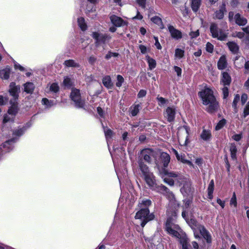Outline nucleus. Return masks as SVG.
Segmentation results:
<instances>
[{
  "label": "nucleus",
  "mask_w": 249,
  "mask_h": 249,
  "mask_svg": "<svg viewBox=\"0 0 249 249\" xmlns=\"http://www.w3.org/2000/svg\"><path fill=\"white\" fill-rule=\"evenodd\" d=\"M164 172L165 175L171 178H164L165 183L170 186H173L175 183H178L179 185L183 184V186L180 188L181 194L184 196L190 197L192 196L191 184L189 179L185 178L182 175L174 171L168 172L164 170Z\"/></svg>",
  "instance_id": "nucleus-1"
},
{
  "label": "nucleus",
  "mask_w": 249,
  "mask_h": 249,
  "mask_svg": "<svg viewBox=\"0 0 249 249\" xmlns=\"http://www.w3.org/2000/svg\"><path fill=\"white\" fill-rule=\"evenodd\" d=\"M202 104L206 106L205 110L209 113H213L217 110L219 104L213 95V91L209 88H205L199 92Z\"/></svg>",
  "instance_id": "nucleus-2"
},
{
  "label": "nucleus",
  "mask_w": 249,
  "mask_h": 249,
  "mask_svg": "<svg viewBox=\"0 0 249 249\" xmlns=\"http://www.w3.org/2000/svg\"><path fill=\"white\" fill-rule=\"evenodd\" d=\"M143 178L147 185L151 189L166 195L171 200L174 198V195L173 193L166 186L162 185L157 186L153 173H151Z\"/></svg>",
  "instance_id": "nucleus-3"
},
{
  "label": "nucleus",
  "mask_w": 249,
  "mask_h": 249,
  "mask_svg": "<svg viewBox=\"0 0 249 249\" xmlns=\"http://www.w3.org/2000/svg\"><path fill=\"white\" fill-rule=\"evenodd\" d=\"M210 30L212 36L220 41H225L228 37V33L222 29H219L218 24L212 22L210 24Z\"/></svg>",
  "instance_id": "nucleus-4"
},
{
  "label": "nucleus",
  "mask_w": 249,
  "mask_h": 249,
  "mask_svg": "<svg viewBox=\"0 0 249 249\" xmlns=\"http://www.w3.org/2000/svg\"><path fill=\"white\" fill-rule=\"evenodd\" d=\"M139 209L140 210L135 215V218L142 220L141 225L142 227H143L149 221L154 218V215L153 213H149L148 208H142Z\"/></svg>",
  "instance_id": "nucleus-5"
},
{
  "label": "nucleus",
  "mask_w": 249,
  "mask_h": 249,
  "mask_svg": "<svg viewBox=\"0 0 249 249\" xmlns=\"http://www.w3.org/2000/svg\"><path fill=\"white\" fill-rule=\"evenodd\" d=\"M165 230L169 234L177 238L179 237V231L180 229L175 223L173 218L170 217L167 218L165 223Z\"/></svg>",
  "instance_id": "nucleus-6"
},
{
  "label": "nucleus",
  "mask_w": 249,
  "mask_h": 249,
  "mask_svg": "<svg viewBox=\"0 0 249 249\" xmlns=\"http://www.w3.org/2000/svg\"><path fill=\"white\" fill-rule=\"evenodd\" d=\"M182 216L183 218L186 220V222L192 228L194 231V236L196 238H199V236L197 234V231L203 226L200 225L197 221L193 218H191L189 219L186 216V210H183L182 213Z\"/></svg>",
  "instance_id": "nucleus-7"
},
{
  "label": "nucleus",
  "mask_w": 249,
  "mask_h": 249,
  "mask_svg": "<svg viewBox=\"0 0 249 249\" xmlns=\"http://www.w3.org/2000/svg\"><path fill=\"white\" fill-rule=\"evenodd\" d=\"M92 37L95 39L96 46L98 47L102 44H106L108 42L111 36L107 34H102L99 32H94L92 34Z\"/></svg>",
  "instance_id": "nucleus-8"
},
{
  "label": "nucleus",
  "mask_w": 249,
  "mask_h": 249,
  "mask_svg": "<svg viewBox=\"0 0 249 249\" xmlns=\"http://www.w3.org/2000/svg\"><path fill=\"white\" fill-rule=\"evenodd\" d=\"M71 100L74 103L77 108H83L84 106V101L81 99L80 90L75 88H72L70 95Z\"/></svg>",
  "instance_id": "nucleus-9"
},
{
  "label": "nucleus",
  "mask_w": 249,
  "mask_h": 249,
  "mask_svg": "<svg viewBox=\"0 0 249 249\" xmlns=\"http://www.w3.org/2000/svg\"><path fill=\"white\" fill-rule=\"evenodd\" d=\"M141 154L142 158L148 163H151L153 160H155L157 156V152L150 148L142 149Z\"/></svg>",
  "instance_id": "nucleus-10"
},
{
  "label": "nucleus",
  "mask_w": 249,
  "mask_h": 249,
  "mask_svg": "<svg viewBox=\"0 0 249 249\" xmlns=\"http://www.w3.org/2000/svg\"><path fill=\"white\" fill-rule=\"evenodd\" d=\"M160 158V160H161V162L162 163L163 166V168L162 169L161 171H160V173L161 176H162V178H163V179L165 178H171V177H169L167 175H165L164 172V170H166L167 171V170L165 168L166 167H167V166L169 164V163L170 162V156L167 153L162 152L161 153ZM168 172H169V171H168Z\"/></svg>",
  "instance_id": "nucleus-11"
},
{
  "label": "nucleus",
  "mask_w": 249,
  "mask_h": 249,
  "mask_svg": "<svg viewBox=\"0 0 249 249\" xmlns=\"http://www.w3.org/2000/svg\"><path fill=\"white\" fill-rule=\"evenodd\" d=\"M32 125V123L31 121L28 122L24 125L22 127L19 126L17 128L15 129L13 131V135L14 137L13 138H15L17 142L18 137H19L23 135L25 132L29 129Z\"/></svg>",
  "instance_id": "nucleus-12"
},
{
  "label": "nucleus",
  "mask_w": 249,
  "mask_h": 249,
  "mask_svg": "<svg viewBox=\"0 0 249 249\" xmlns=\"http://www.w3.org/2000/svg\"><path fill=\"white\" fill-rule=\"evenodd\" d=\"M176 114V107L175 106L168 107L163 112L164 117L170 123L175 120Z\"/></svg>",
  "instance_id": "nucleus-13"
},
{
  "label": "nucleus",
  "mask_w": 249,
  "mask_h": 249,
  "mask_svg": "<svg viewBox=\"0 0 249 249\" xmlns=\"http://www.w3.org/2000/svg\"><path fill=\"white\" fill-rule=\"evenodd\" d=\"M15 138L6 141L2 145H0V155L3 152H7L13 149L14 144L16 142Z\"/></svg>",
  "instance_id": "nucleus-14"
},
{
  "label": "nucleus",
  "mask_w": 249,
  "mask_h": 249,
  "mask_svg": "<svg viewBox=\"0 0 249 249\" xmlns=\"http://www.w3.org/2000/svg\"><path fill=\"white\" fill-rule=\"evenodd\" d=\"M109 18L111 23L115 27H121L127 25L126 21L115 15H111Z\"/></svg>",
  "instance_id": "nucleus-15"
},
{
  "label": "nucleus",
  "mask_w": 249,
  "mask_h": 249,
  "mask_svg": "<svg viewBox=\"0 0 249 249\" xmlns=\"http://www.w3.org/2000/svg\"><path fill=\"white\" fill-rule=\"evenodd\" d=\"M168 29L171 36L173 38L176 40H179L182 37L181 32L176 29L173 26L168 25Z\"/></svg>",
  "instance_id": "nucleus-16"
},
{
  "label": "nucleus",
  "mask_w": 249,
  "mask_h": 249,
  "mask_svg": "<svg viewBox=\"0 0 249 249\" xmlns=\"http://www.w3.org/2000/svg\"><path fill=\"white\" fill-rule=\"evenodd\" d=\"M226 12V4L223 3L220 6L219 9L216 10L213 14V18L222 19L224 18V13Z\"/></svg>",
  "instance_id": "nucleus-17"
},
{
  "label": "nucleus",
  "mask_w": 249,
  "mask_h": 249,
  "mask_svg": "<svg viewBox=\"0 0 249 249\" xmlns=\"http://www.w3.org/2000/svg\"><path fill=\"white\" fill-rule=\"evenodd\" d=\"M19 90V86H16L15 83L14 82L10 83L9 92L10 94L14 98V99H17L18 98V92Z\"/></svg>",
  "instance_id": "nucleus-18"
},
{
  "label": "nucleus",
  "mask_w": 249,
  "mask_h": 249,
  "mask_svg": "<svg viewBox=\"0 0 249 249\" xmlns=\"http://www.w3.org/2000/svg\"><path fill=\"white\" fill-rule=\"evenodd\" d=\"M199 234H200L203 236L208 243L212 242L211 235L203 226L200 227V229L197 231V234L199 236Z\"/></svg>",
  "instance_id": "nucleus-19"
},
{
  "label": "nucleus",
  "mask_w": 249,
  "mask_h": 249,
  "mask_svg": "<svg viewBox=\"0 0 249 249\" xmlns=\"http://www.w3.org/2000/svg\"><path fill=\"white\" fill-rule=\"evenodd\" d=\"M138 163L142 177H144L151 173L149 171L148 167L143 163L142 159H140L139 160Z\"/></svg>",
  "instance_id": "nucleus-20"
},
{
  "label": "nucleus",
  "mask_w": 249,
  "mask_h": 249,
  "mask_svg": "<svg viewBox=\"0 0 249 249\" xmlns=\"http://www.w3.org/2000/svg\"><path fill=\"white\" fill-rule=\"evenodd\" d=\"M234 19L235 23L239 26H244L247 23V19L239 13L235 15Z\"/></svg>",
  "instance_id": "nucleus-21"
},
{
  "label": "nucleus",
  "mask_w": 249,
  "mask_h": 249,
  "mask_svg": "<svg viewBox=\"0 0 249 249\" xmlns=\"http://www.w3.org/2000/svg\"><path fill=\"white\" fill-rule=\"evenodd\" d=\"M102 82L104 86L107 89H112L113 86L111 77L109 75H106L103 78Z\"/></svg>",
  "instance_id": "nucleus-22"
},
{
  "label": "nucleus",
  "mask_w": 249,
  "mask_h": 249,
  "mask_svg": "<svg viewBox=\"0 0 249 249\" xmlns=\"http://www.w3.org/2000/svg\"><path fill=\"white\" fill-rule=\"evenodd\" d=\"M227 65V62L226 56L225 55L221 56L217 63V67L219 70L225 69Z\"/></svg>",
  "instance_id": "nucleus-23"
},
{
  "label": "nucleus",
  "mask_w": 249,
  "mask_h": 249,
  "mask_svg": "<svg viewBox=\"0 0 249 249\" xmlns=\"http://www.w3.org/2000/svg\"><path fill=\"white\" fill-rule=\"evenodd\" d=\"M221 81L224 86L230 85L231 82V78L228 72H224L222 73V77Z\"/></svg>",
  "instance_id": "nucleus-24"
},
{
  "label": "nucleus",
  "mask_w": 249,
  "mask_h": 249,
  "mask_svg": "<svg viewBox=\"0 0 249 249\" xmlns=\"http://www.w3.org/2000/svg\"><path fill=\"white\" fill-rule=\"evenodd\" d=\"M227 45L233 53L236 54L238 52L239 46L235 42L230 41L227 43Z\"/></svg>",
  "instance_id": "nucleus-25"
},
{
  "label": "nucleus",
  "mask_w": 249,
  "mask_h": 249,
  "mask_svg": "<svg viewBox=\"0 0 249 249\" xmlns=\"http://www.w3.org/2000/svg\"><path fill=\"white\" fill-rule=\"evenodd\" d=\"M11 73V69L9 68H5L0 70V77L3 79L7 80L9 78Z\"/></svg>",
  "instance_id": "nucleus-26"
},
{
  "label": "nucleus",
  "mask_w": 249,
  "mask_h": 249,
  "mask_svg": "<svg viewBox=\"0 0 249 249\" xmlns=\"http://www.w3.org/2000/svg\"><path fill=\"white\" fill-rule=\"evenodd\" d=\"M41 103L47 108H50L56 105V101L53 100H49L46 98H43Z\"/></svg>",
  "instance_id": "nucleus-27"
},
{
  "label": "nucleus",
  "mask_w": 249,
  "mask_h": 249,
  "mask_svg": "<svg viewBox=\"0 0 249 249\" xmlns=\"http://www.w3.org/2000/svg\"><path fill=\"white\" fill-rule=\"evenodd\" d=\"M151 204V201L148 199L143 198L139 201L138 207L139 208H148Z\"/></svg>",
  "instance_id": "nucleus-28"
},
{
  "label": "nucleus",
  "mask_w": 249,
  "mask_h": 249,
  "mask_svg": "<svg viewBox=\"0 0 249 249\" xmlns=\"http://www.w3.org/2000/svg\"><path fill=\"white\" fill-rule=\"evenodd\" d=\"M211 136V131L206 129H203L200 135L201 138L205 141H209Z\"/></svg>",
  "instance_id": "nucleus-29"
},
{
  "label": "nucleus",
  "mask_w": 249,
  "mask_h": 249,
  "mask_svg": "<svg viewBox=\"0 0 249 249\" xmlns=\"http://www.w3.org/2000/svg\"><path fill=\"white\" fill-rule=\"evenodd\" d=\"M24 91L27 93H31L35 88L34 85L31 82H27L24 85Z\"/></svg>",
  "instance_id": "nucleus-30"
},
{
  "label": "nucleus",
  "mask_w": 249,
  "mask_h": 249,
  "mask_svg": "<svg viewBox=\"0 0 249 249\" xmlns=\"http://www.w3.org/2000/svg\"><path fill=\"white\" fill-rule=\"evenodd\" d=\"M146 60L148 64L149 69L152 70L156 67V62L155 59L150 57L149 56H146Z\"/></svg>",
  "instance_id": "nucleus-31"
},
{
  "label": "nucleus",
  "mask_w": 249,
  "mask_h": 249,
  "mask_svg": "<svg viewBox=\"0 0 249 249\" xmlns=\"http://www.w3.org/2000/svg\"><path fill=\"white\" fill-rule=\"evenodd\" d=\"M214 181L212 179L210 181L207 189L208 197L211 199H212L213 197V194L214 190Z\"/></svg>",
  "instance_id": "nucleus-32"
},
{
  "label": "nucleus",
  "mask_w": 249,
  "mask_h": 249,
  "mask_svg": "<svg viewBox=\"0 0 249 249\" xmlns=\"http://www.w3.org/2000/svg\"><path fill=\"white\" fill-rule=\"evenodd\" d=\"M201 0H192L191 7L193 11L196 12L200 6Z\"/></svg>",
  "instance_id": "nucleus-33"
},
{
  "label": "nucleus",
  "mask_w": 249,
  "mask_h": 249,
  "mask_svg": "<svg viewBox=\"0 0 249 249\" xmlns=\"http://www.w3.org/2000/svg\"><path fill=\"white\" fill-rule=\"evenodd\" d=\"M64 65L67 67H75L77 68L79 67L78 63H76L74 60L69 59L65 61Z\"/></svg>",
  "instance_id": "nucleus-34"
},
{
  "label": "nucleus",
  "mask_w": 249,
  "mask_h": 249,
  "mask_svg": "<svg viewBox=\"0 0 249 249\" xmlns=\"http://www.w3.org/2000/svg\"><path fill=\"white\" fill-rule=\"evenodd\" d=\"M231 158L233 160H236V153H237V148L235 144L232 143L231 145L230 148Z\"/></svg>",
  "instance_id": "nucleus-35"
},
{
  "label": "nucleus",
  "mask_w": 249,
  "mask_h": 249,
  "mask_svg": "<svg viewBox=\"0 0 249 249\" xmlns=\"http://www.w3.org/2000/svg\"><path fill=\"white\" fill-rule=\"evenodd\" d=\"M179 242L182 245V249H191V246L188 244V241L185 237L180 238Z\"/></svg>",
  "instance_id": "nucleus-36"
},
{
  "label": "nucleus",
  "mask_w": 249,
  "mask_h": 249,
  "mask_svg": "<svg viewBox=\"0 0 249 249\" xmlns=\"http://www.w3.org/2000/svg\"><path fill=\"white\" fill-rule=\"evenodd\" d=\"M140 107V104L135 105L130 107V113L132 116H135L138 114Z\"/></svg>",
  "instance_id": "nucleus-37"
},
{
  "label": "nucleus",
  "mask_w": 249,
  "mask_h": 249,
  "mask_svg": "<svg viewBox=\"0 0 249 249\" xmlns=\"http://www.w3.org/2000/svg\"><path fill=\"white\" fill-rule=\"evenodd\" d=\"M79 26L82 31H85L87 29V25L83 18H79L77 19Z\"/></svg>",
  "instance_id": "nucleus-38"
},
{
  "label": "nucleus",
  "mask_w": 249,
  "mask_h": 249,
  "mask_svg": "<svg viewBox=\"0 0 249 249\" xmlns=\"http://www.w3.org/2000/svg\"><path fill=\"white\" fill-rule=\"evenodd\" d=\"M18 112V107L16 104L12 105L8 110V113L11 116H15Z\"/></svg>",
  "instance_id": "nucleus-39"
},
{
  "label": "nucleus",
  "mask_w": 249,
  "mask_h": 249,
  "mask_svg": "<svg viewBox=\"0 0 249 249\" xmlns=\"http://www.w3.org/2000/svg\"><path fill=\"white\" fill-rule=\"evenodd\" d=\"M50 91L54 93H57L59 91V87L57 83H53L50 84Z\"/></svg>",
  "instance_id": "nucleus-40"
},
{
  "label": "nucleus",
  "mask_w": 249,
  "mask_h": 249,
  "mask_svg": "<svg viewBox=\"0 0 249 249\" xmlns=\"http://www.w3.org/2000/svg\"><path fill=\"white\" fill-rule=\"evenodd\" d=\"M184 55V51L179 48L175 50V56L178 59H181L183 57Z\"/></svg>",
  "instance_id": "nucleus-41"
},
{
  "label": "nucleus",
  "mask_w": 249,
  "mask_h": 249,
  "mask_svg": "<svg viewBox=\"0 0 249 249\" xmlns=\"http://www.w3.org/2000/svg\"><path fill=\"white\" fill-rule=\"evenodd\" d=\"M177 159L178 160L180 161L183 163L187 164L190 166H193V164L191 161H190L189 160L185 159L184 155H179V158Z\"/></svg>",
  "instance_id": "nucleus-42"
},
{
  "label": "nucleus",
  "mask_w": 249,
  "mask_h": 249,
  "mask_svg": "<svg viewBox=\"0 0 249 249\" xmlns=\"http://www.w3.org/2000/svg\"><path fill=\"white\" fill-rule=\"evenodd\" d=\"M63 84L65 88H70L72 85V82L69 77H65L64 78Z\"/></svg>",
  "instance_id": "nucleus-43"
},
{
  "label": "nucleus",
  "mask_w": 249,
  "mask_h": 249,
  "mask_svg": "<svg viewBox=\"0 0 249 249\" xmlns=\"http://www.w3.org/2000/svg\"><path fill=\"white\" fill-rule=\"evenodd\" d=\"M226 124V120L225 119H222L217 123L216 125L215 126V129L216 130H219L222 128L223 126Z\"/></svg>",
  "instance_id": "nucleus-44"
},
{
  "label": "nucleus",
  "mask_w": 249,
  "mask_h": 249,
  "mask_svg": "<svg viewBox=\"0 0 249 249\" xmlns=\"http://www.w3.org/2000/svg\"><path fill=\"white\" fill-rule=\"evenodd\" d=\"M117 81L116 83V86L117 87L120 88L124 82V78L122 75H118L117 76Z\"/></svg>",
  "instance_id": "nucleus-45"
},
{
  "label": "nucleus",
  "mask_w": 249,
  "mask_h": 249,
  "mask_svg": "<svg viewBox=\"0 0 249 249\" xmlns=\"http://www.w3.org/2000/svg\"><path fill=\"white\" fill-rule=\"evenodd\" d=\"M240 99V96L239 94H236L235 95L233 102H232V107L235 110L237 109V103H238V102L239 101Z\"/></svg>",
  "instance_id": "nucleus-46"
},
{
  "label": "nucleus",
  "mask_w": 249,
  "mask_h": 249,
  "mask_svg": "<svg viewBox=\"0 0 249 249\" xmlns=\"http://www.w3.org/2000/svg\"><path fill=\"white\" fill-rule=\"evenodd\" d=\"M157 100L158 101V105L160 107H162V106H163L164 105L166 104V103L167 102V99H166L162 97L158 96L157 97Z\"/></svg>",
  "instance_id": "nucleus-47"
},
{
  "label": "nucleus",
  "mask_w": 249,
  "mask_h": 249,
  "mask_svg": "<svg viewBox=\"0 0 249 249\" xmlns=\"http://www.w3.org/2000/svg\"><path fill=\"white\" fill-rule=\"evenodd\" d=\"M119 54L117 53H113L111 51H109L105 56L106 59H109L112 57H116L119 56Z\"/></svg>",
  "instance_id": "nucleus-48"
},
{
  "label": "nucleus",
  "mask_w": 249,
  "mask_h": 249,
  "mask_svg": "<svg viewBox=\"0 0 249 249\" xmlns=\"http://www.w3.org/2000/svg\"><path fill=\"white\" fill-rule=\"evenodd\" d=\"M13 118L14 117L11 116V115L8 114V113L7 114H5L3 116V123H6L8 122L12 121Z\"/></svg>",
  "instance_id": "nucleus-49"
},
{
  "label": "nucleus",
  "mask_w": 249,
  "mask_h": 249,
  "mask_svg": "<svg viewBox=\"0 0 249 249\" xmlns=\"http://www.w3.org/2000/svg\"><path fill=\"white\" fill-rule=\"evenodd\" d=\"M151 21L154 23L160 25V24H162V20L161 19L157 16H155L152 17L151 18Z\"/></svg>",
  "instance_id": "nucleus-50"
},
{
  "label": "nucleus",
  "mask_w": 249,
  "mask_h": 249,
  "mask_svg": "<svg viewBox=\"0 0 249 249\" xmlns=\"http://www.w3.org/2000/svg\"><path fill=\"white\" fill-rule=\"evenodd\" d=\"M249 115V101L247 103L244 108L243 117L245 118Z\"/></svg>",
  "instance_id": "nucleus-51"
},
{
  "label": "nucleus",
  "mask_w": 249,
  "mask_h": 249,
  "mask_svg": "<svg viewBox=\"0 0 249 249\" xmlns=\"http://www.w3.org/2000/svg\"><path fill=\"white\" fill-rule=\"evenodd\" d=\"M112 131L109 129H107V130H105V134L106 136V138L107 140V142H108L109 139L111 138L112 135Z\"/></svg>",
  "instance_id": "nucleus-52"
},
{
  "label": "nucleus",
  "mask_w": 249,
  "mask_h": 249,
  "mask_svg": "<svg viewBox=\"0 0 249 249\" xmlns=\"http://www.w3.org/2000/svg\"><path fill=\"white\" fill-rule=\"evenodd\" d=\"M8 102V98L6 97H3L0 95V106L6 105Z\"/></svg>",
  "instance_id": "nucleus-53"
},
{
  "label": "nucleus",
  "mask_w": 249,
  "mask_h": 249,
  "mask_svg": "<svg viewBox=\"0 0 249 249\" xmlns=\"http://www.w3.org/2000/svg\"><path fill=\"white\" fill-rule=\"evenodd\" d=\"M230 205H233L234 207L237 206L236 197L235 193H233L232 197L230 200Z\"/></svg>",
  "instance_id": "nucleus-54"
},
{
  "label": "nucleus",
  "mask_w": 249,
  "mask_h": 249,
  "mask_svg": "<svg viewBox=\"0 0 249 249\" xmlns=\"http://www.w3.org/2000/svg\"><path fill=\"white\" fill-rule=\"evenodd\" d=\"M222 93L223 95V99H226L229 96V89L227 87L224 86L222 89Z\"/></svg>",
  "instance_id": "nucleus-55"
},
{
  "label": "nucleus",
  "mask_w": 249,
  "mask_h": 249,
  "mask_svg": "<svg viewBox=\"0 0 249 249\" xmlns=\"http://www.w3.org/2000/svg\"><path fill=\"white\" fill-rule=\"evenodd\" d=\"M206 51L210 53H212L213 50V45L210 42H208L206 45Z\"/></svg>",
  "instance_id": "nucleus-56"
},
{
  "label": "nucleus",
  "mask_w": 249,
  "mask_h": 249,
  "mask_svg": "<svg viewBox=\"0 0 249 249\" xmlns=\"http://www.w3.org/2000/svg\"><path fill=\"white\" fill-rule=\"evenodd\" d=\"M94 3H91L89 4H88L87 6V10L89 12H93L95 11L94 6L93 5V4Z\"/></svg>",
  "instance_id": "nucleus-57"
},
{
  "label": "nucleus",
  "mask_w": 249,
  "mask_h": 249,
  "mask_svg": "<svg viewBox=\"0 0 249 249\" xmlns=\"http://www.w3.org/2000/svg\"><path fill=\"white\" fill-rule=\"evenodd\" d=\"M199 35V30H197L196 31H191L189 33V36L192 38H195L197 37Z\"/></svg>",
  "instance_id": "nucleus-58"
},
{
  "label": "nucleus",
  "mask_w": 249,
  "mask_h": 249,
  "mask_svg": "<svg viewBox=\"0 0 249 249\" xmlns=\"http://www.w3.org/2000/svg\"><path fill=\"white\" fill-rule=\"evenodd\" d=\"M154 39L155 40V46L156 47V48L160 50L161 49V46L160 45V43L159 41V39H158V37L154 36Z\"/></svg>",
  "instance_id": "nucleus-59"
},
{
  "label": "nucleus",
  "mask_w": 249,
  "mask_h": 249,
  "mask_svg": "<svg viewBox=\"0 0 249 249\" xmlns=\"http://www.w3.org/2000/svg\"><path fill=\"white\" fill-rule=\"evenodd\" d=\"M174 69L176 72L177 75L178 76H180L182 73L181 69L178 66H174Z\"/></svg>",
  "instance_id": "nucleus-60"
},
{
  "label": "nucleus",
  "mask_w": 249,
  "mask_h": 249,
  "mask_svg": "<svg viewBox=\"0 0 249 249\" xmlns=\"http://www.w3.org/2000/svg\"><path fill=\"white\" fill-rule=\"evenodd\" d=\"M146 91L145 90L141 89L138 94V97L139 98H142L146 95Z\"/></svg>",
  "instance_id": "nucleus-61"
},
{
  "label": "nucleus",
  "mask_w": 249,
  "mask_h": 249,
  "mask_svg": "<svg viewBox=\"0 0 249 249\" xmlns=\"http://www.w3.org/2000/svg\"><path fill=\"white\" fill-rule=\"evenodd\" d=\"M241 102H242V105H244L247 101V99H248L247 94L246 93L243 94L241 96Z\"/></svg>",
  "instance_id": "nucleus-62"
},
{
  "label": "nucleus",
  "mask_w": 249,
  "mask_h": 249,
  "mask_svg": "<svg viewBox=\"0 0 249 249\" xmlns=\"http://www.w3.org/2000/svg\"><path fill=\"white\" fill-rule=\"evenodd\" d=\"M146 0H137V3L142 8H144L145 7V2Z\"/></svg>",
  "instance_id": "nucleus-63"
},
{
  "label": "nucleus",
  "mask_w": 249,
  "mask_h": 249,
  "mask_svg": "<svg viewBox=\"0 0 249 249\" xmlns=\"http://www.w3.org/2000/svg\"><path fill=\"white\" fill-rule=\"evenodd\" d=\"M14 67L16 69H18L19 70L22 71L25 70L24 68L21 66L20 64H18V63H15Z\"/></svg>",
  "instance_id": "nucleus-64"
}]
</instances>
